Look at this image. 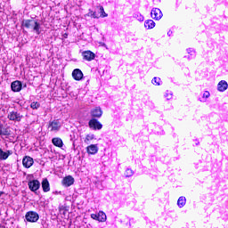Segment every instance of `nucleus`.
Returning <instances> with one entry per match:
<instances>
[{"mask_svg":"<svg viewBox=\"0 0 228 228\" xmlns=\"http://www.w3.org/2000/svg\"><path fill=\"white\" fill-rule=\"evenodd\" d=\"M22 26L27 29H33L37 35H40V23L35 20H25L22 21Z\"/></svg>","mask_w":228,"mask_h":228,"instance_id":"f257e3e1","label":"nucleus"},{"mask_svg":"<svg viewBox=\"0 0 228 228\" xmlns=\"http://www.w3.org/2000/svg\"><path fill=\"white\" fill-rule=\"evenodd\" d=\"M25 218H26L27 222L35 224L36 222H38L40 216H38V213H37L35 211H28L26 213Z\"/></svg>","mask_w":228,"mask_h":228,"instance_id":"f03ea898","label":"nucleus"},{"mask_svg":"<svg viewBox=\"0 0 228 228\" xmlns=\"http://www.w3.org/2000/svg\"><path fill=\"white\" fill-rule=\"evenodd\" d=\"M82 56H83V60H86V61H92L95 60V54L94 53V52L90 50L84 51L82 53Z\"/></svg>","mask_w":228,"mask_h":228,"instance_id":"7ed1b4c3","label":"nucleus"},{"mask_svg":"<svg viewBox=\"0 0 228 228\" xmlns=\"http://www.w3.org/2000/svg\"><path fill=\"white\" fill-rule=\"evenodd\" d=\"M22 115L17 111H12L8 114L9 120H13L14 122H20L22 120Z\"/></svg>","mask_w":228,"mask_h":228,"instance_id":"20e7f679","label":"nucleus"},{"mask_svg":"<svg viewBox=\"0 0 228 228\" xmlns=\"http://www.w3.org/2000/svg\"><path fill=\"white\" fill-rule=\"evenodd\" d=\"M89 127L91 129H94V130H100L102 129V124H101V122H99V120L95 119V118H92L89 121Z\"/></svg>","mask_w":228,"mask_h":228,"instance_id":"39448f33","label":"nucleus"},{"mask_svg":"<svg viewBox=\"0 0 228 228\" xmlns=\"http://www.w3.org/2000/svg\"><path fill=\"white\" fill-rule=\"evenodd\" d=\"M62 186H65V188H69V186H72L74 184V177L72 175L65 176L61 181Z\"/></svg>","mask_w":228,"mask_h":228,"instance_id":"423d86ee","label":"nucleus"},{"mask_svg":"<svg viewBox=\"0 0 228 228\" xmlns=\"http://www.w3.org/2000/svg\"><path fill=\"white\" fill-rule=\"evenodd\" d=\"M28 188L31 191H37L40 189V182L38 180H32L28 182Z\"/></svg>","mask_w":228,"mask_h":228,"instance_id":"0eeeda50","label":"nucleus"},{"mask_svg":"<svg viewBox=\"0 0 228 228\" xmlns=\"http://www.w3.org/2000/svg\"><path fill=\"white\" fill-rule=\"evenodd\" d=\"M151 18L154 19L155 20H159V19L163 17V12H161V10L155 8L151 10Z\"/></svg>","mask_w":228,"mask_h":228,"instance_id":"6e6552de","label":"nucleus"},{"mask_svg":"<svg viewBox=\"0 0 228 228\" xmlns=\"http://www.w3.org/2000/svg\"><path fill=\"white\" fill-rule=\"evenodd\" d=\"M12 92H20L22 90V82L16 80L11 84Z\"/></svg>","mask_w":228,"mask_h":228,"instance_id":"1a4fd4ad","label":"nucleus"},{"mask_svg":"<svg viewBox=\"0 0 228 228\" xmlns=\"http://www.w3.org/2000/svg\"><path fill=\"white\" fill-rule=\"evenodd\" d=\"M33 158L26 156L22 159V165L25 167V168H31L33 167Z\"/></svg>","mask_w":228,"mask_h":228,"instance_id":"9d476101","label":"nucleus"},{"mask_svg":"<svg viewBox=\"0 0 228 228\" xmlns=\"http://www.w3.org/2000/svg\"><path fill=\"white\" fill-rule=\"evenodd\" d=\"M72 77L75 81H81L83 79V71L79 69H76L72 72Z\"/></svg>","mask_w":228,"mask_h":228,"instance_id":"9b49d317","label":"nucleus"},{"mask_svg":"<svg viewBox=\"0 0 228 228\" xmlns=\"http://www.w3.org/2000/svg\"><path fill=\"white\" fill-rule=\"evenodd\" d=\"M13 154V151L8 150L7 151H4L3 149L0 148V160L4 161L7 158H10Z\"/></svg>","mask_w":228,"mask_h":228,"instance_id":"f8f14e48","label":"nucleus"},{"mask_svg":"<svg viewBox=\"0 0 228 228\" xmlns=\"http://www.w3.org/2000/svg\"><path fill=\"white\" fill-rule=\"evenodd\" d=\"M49 127L51 128V131H58L61 128V124L60 123V121L53 120L50 122Z\"/></svg>","mask_w":228,"mask_h":228,"instance_id":"ddd939ff","label":"nucleus"},{"mask_svg":"<svg viewBox=\"0 0 228 228\" xmlns=\"http://www.w3.org/2000/svg\"><path fill=\"white\" fill-rule=\"evenodd\" d=\"M91 115L94 118H101V117H102V110H101V108L99 107H96L95 109L91 110Z\"/></svg>","mask_w":228,"mask_h":228,"instance_id":"4468645a","label":"nucleus"},{"mask_svg":"<svg viewBox=\"0 0 228 228\" xmlns=\"http://www.w3.org/2000/svg\"><path fill=\"white\" fill-rule=\"evenodd\" d=\"M228 88L227 82L225 80H221L217 85V90L219 92H225V90Z\"/></svg>","mask_w":228,"mask_h":228,"instance_id":"2eb2a0df","label":"nucleus"},{"mask_svg":"<svg viewBox=\"0 0 228 228\" xmlns=\"http://www.w3.org/2000/svg\"><path fill=\"white\" fill-rule=\"evenodd\" d=\"M86 151L88 154H97L99 148L96 146V144H91L87 146Z\"/></svg>","mask_w":228,"mask_h":228,"instance_id":"dca6fc26","label":"nucleus"},{"mask_svg":"<svg viewBox=\"0 0 228 228\" xmlns=\"http://www.w3.org/2000/svg\"><path fill=\"white\" fill-rule=\"evenodd\" d=\"M41 184H42L43 191L47 192L51 191V187L49 185V180H47V178L43 179Z\"/></svg>","mask_w":228,"mask_h":228,"instance_id":"f3484780","label":"nucleus"},{"mask_svg":"<svg viewBox=\"0 0 228 228\" xmlns=\"http://www.w3.org/2000/svg\"><path fill=\"white\" fill-rule=\"evenodd\" d=\"M52 142H53V144L55 147H59V148L63 147V141L61 140V138L54 137V138L52 140Z\"/></svg>","mask_w":228,"mask_h":228,"instance_id":"a211bd4d","label":"nucleus"},{"mask_svg":"<svg viewBox=\"0 0 228 228\" xmlns=\"http://www.w3.org/2000/svg\"><path fill=\"white\" fill-rule=\"evenodd\" d=\"M144 27L146 29H152L156 27V22H154L152 20H149L144 23Z\"/></svg>","mask_w":228,"mask_h":228,"instance_id":"6ab92c4d","label":"nucleus"},{"mask_svg":"<svg viewBox=\"0 0 228 228\" xmlns=\"http://www.w3.org/2000/svg\"><path fill=\"white\" fill-rule=\"evenodd\" d=\"M185 205H186V198L181 196L177 200V206L178 208H184Z\"/></svg>","mask_w":228,"mask_h":228,"instance_id":"aec40b11","label":"nucleus"},{"mask_svg":"<svg viewBox=\"0 0 228 228\" xmlns=\"http://www.w3.org/2000/svg\"><path fill=\"white\" fill-rule=\"evenodd\" d=\"M10 128H3V126H2V128H1V131H0V134L2 136H10Z\"/></svg>","mask_w":228,"mask_h":228,"instance_id":"412c9836","label":"nucleus"},{"mask_svg":"<svg viewBox=\"0 0 228 228\" xmlns=\"http://www.w3.org/2000/svg\"><path fill=\"white\" fill-rule=\"evenodd\" d=\"M98 222H106V214L102 211L98 213Z\"/></svg>","mask_w":228,"mask_h":228,"instance_id":"4be33fe9","label":"nucleus"},{"mask_svg":"<svg viewBox=\"0 0 228 228\" xmlns=\"http://www.w3.org/2000/svg\"><path fill=\"white\" fill-rule=\"evenodd\" d=\"M99 8H100V13H101L100 17H102V18L108 17V13L104 12V7H102V5H100Z\"/></svg>","mask_w":228,"mask_h":228,"instance_id":"5701e85b","label":"nucleus"},{"mask_svg":"<svg viewBox=\"0 0 228 228\" xmlns=\"http://www.w3.org/2000/svg\"><path fill=\"white\" fill-rule=\"evenodd\" d=\"M30 107L32 108V110H38V108H40V103H38L37 102H33L30 104Z\"/></svg>","mask_w":228,"mask_h":228,"instance_id":"b1692460","label":"nucleus"},{"mask_svg":"<svg viewBox=\"0 0 228 228\" xmlns=\"http://www.w3.org/2000/svg\"><path fill=\"white\" fill-rule=\"evenodd\" d=\"M89 15H90V17H93L94 19H99V16H97V12H95L92 10H89Z\"/></svg>","mask_w":228,"mask_h":228,"instance_id":"393cba45","label":"nucleus"},{"mask_svg":"<svg viewBox=\"0 0 228 228\" xmlns=\"http://www.w3.org/2000/svg\"><path fill=\"white\" fill-rule=\"evenodd\" d=\"M90 140H94V134H92V135L87 134L85 139V143H88V142H90Z\"/></svg>","mask_w":228,"mask_h":228,"instance_id":"a878e982","label":"nucleus"},{"mask_svg":"<svg viewBox=\"0 0 228 228\" xmlns=\"http://www.w3.org/2000/svg\"><path fill=\"white\" fill-rule=\"evenodd\" d=\"M126 177H131L133 175V170L127 169L125 174Z\"/></svg>","mask_w":228,"mask_h":228,"instance_id":"bb28decb","label":"nucleus"},{"mask_svg":"<svg viewBox=\"0 0 228 228\" xmlns=\"http://www.w3.org/2000/svg\"><path fill=\"white\" fill-rule=\"evenodd\" d=\"M152 81H154V83L157 86H159V83L161 81V78L154 77Z\"/></svg>","mask_w":228,"mask_h":228,"instance_id":"cd10ccee","label":"nucleus"},{"mask_svg":"<svg viewBox=\"0 0 228 228\" xmlns=\"http://www.w3.org/2000/svg\"><path fill=\"white\" fill-rule=\"evenodd\" d=\"M91 218H93V220H99L98 214H92Z\"/></svg>","mask_w":228,"mask_h":228,"instance_id":"c85d7f7f","label":"nucleus"},{"mask_svg":"<svg viewBox=\"0 0 228 228\" xmlns=\"http://www.w3.org/2000/svg\"><path fill=\"white\" fill-rule=\"evenodd\" d=\"M203 97H205L206 99H208V97H209V92H205L203 94Z\"/></svg>","mask_w":228,"mask_h":228,"instance_id":"c756f323","label":"nucleus"},{"mask_svg":"<svg viewBox=\"0 0 228 228\" xmlns=\"http://www.w3.org/2000/svg\"><path fill=\"white\" fill-rule=\"evenodd\" d=\"M167 35L170 37V35H172V31L167 32Z\"/></svg>","mask_w":228,"mask_h":228,"instance_id":"7c9ffc66","label":"nucleus"},{"mask_svg":"<svg viewBox=\"0 0 228 228\" xmlns=\"http://www.w3.org/2000/svg\"><path fill=\"white\" fill-rule=\"evenodd\" d=\"M67 37H69V35H67V34H64V38H67Z\"/></svg>","mask_w":228,"mask_h":228,"instance_id":"2f4dec72","label":"nucleus"}]
</instances>
